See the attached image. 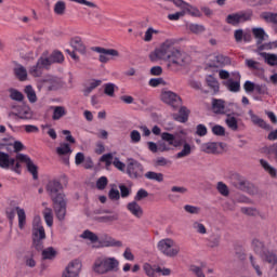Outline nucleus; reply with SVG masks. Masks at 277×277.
<instances>
[{
	"instance_id": "obj_18",
	"label": "nucleus",
	"mask_w": 277,
	"mask_h": 277,
	"mask_svg": "<svg viewBox=\"0 0 277 277\" xmlns=\"http://www.w3.org/2000/svg\"><path fill=\"white\" fill-rule=\"evenodd\" d=\"M127 209L131 214L134 215V217H137L138 220L144 215V209H142V206H140L137 201L129 202L127 205Z\"/></svg>"
},
{
	"instance_id": "obj_39",
	"label": "nucleus",
	"mask_w": 277,
	"mask_h": 277,
	"mask_svg": "<svg viewBox=\"0 0 277 277\" xmlns=\"http://www.w3.org/2000/svg\"><path fill=\"white\" fill-rule=\"evenodd\" d=\"M145 177H147L149 181H157V183H163V173L148 171L147 173H145Z\"/></svg>"
},
{
	"instance_id": "obj_57",
	"label": "nucleus",
	"mask_w": 277,
	"mask_h": 277,
	"mask_svg": "<svg viewBox=\"0 0 277 277\" xmlns=\"http://www.w3.org/2000/svg\"><path fill=\"white\" fill-rule=\"evenodd\" d=\"M212 133L214 135L224 136V135H226V129H224V127H222V126L216 124V126L212 127Z\"/></svg>"
},
{
	"instance_id": "obj_63",
	"label": "nucleus",
	"mask_w": 277,
	"mask_h": 277,
	"mask_svg": "<svg viewBox=\"0 0 277 277\" xmlns=\"http://www.w3.org/2000/svg\"><path fill=\"white\" fill-rule=\"evenodd\" d=\"M108 197L110 200H120V190L111 188L108 193Z\"/></svg>"
},
{
	"instance_id": "obj_60",
	"label": "nucleus",
	"mask_w": 277,
	"mask_h": 277,
	"mask_svg": "<svg viewBox=\"0 0 277 277\" xmlns=\"http://www.w3.org/2000/svg\"><path fill=\"white\" fill-rule=\"evenodd\" d=\"M189 271L195 274L197 277H206L205 273L202 272V268L200 266L190 265Z\"/></svg>"
},
{
	"instance_id": "obj_28",
	"label": "nucleus",
	"mask_w": 277,
	"mask_h": 277,
	"mask_svg": "<svg viewBox=\"0 0 277 277\" xmlns=\"http://www.w3.org/2000/svg\"><path fill=\"white\" fill-rule=\"evenodd\" d=\"M104 263L106 264L107 272H117L118 265H120V262L116 258H106L104 259Z\"/></svg>"
},
{
	"instance_id": "obj_32",
	"label": "nucleus",
	"mask_w": 277,
	"mask_h": 277,
	"mask_svg": "<svg viewBox=\"0 0 277 277\" xmlns=\"http://www.w3.org/2000/svg\"><path fill=\"white\" fill-rule=\"evenodd\" d=\"M47 238V234L44 233V227L37 226V228H34L32 230V239L34 241H42V239Z\"/></svg>"
},
{
	"instance_id": "obj_8",
	"label": "nucleus",
	"mask_w": 277,
	"mask_h": 277,
	"mask_svg": "<svg viewBox=\"0 0 277 277\" xmlns=\"http://www.w3.org/2000/svg\"><path fill=\"white\" fill-rule=\"evenodd\" d=\"M92 51H94L95 53H100V62L102 64H107V62H109L108 55H110V57L120 56V52H118V50H115V49H105L102 47H94L92 48Z\"/></svg>"
},
{
	"instance_id": "obj_30",
	"label": "nucleus",
	"mask_w": 277,
	"mask_h": 277,
	"mask_svg": "<svg viewBox=\"0 0 277 277\" xmlns=\"http://www.w3.org/2000/svg\"><path fill=\"white\" fill-rule=\"evenodd\" d=\"M14 75L19 81H27V69L23 65L14 68Z\"/></svg>"
},
{
	"instance_id": "obj_49",
	"label": "nucleus",
	"mask_w": 277,
	"mask_h": 277,
	"mask_svg": "<svg viewBox=\"0 0 277 277\" xmlns=\"http://www.w3.org/2000/svg\"><path fill=\"white\" fill-rule=\"evenodd\" d=\"M260 163H261V166H262V168L266 171V172H268V174L271 175V176H276V169H274L272 166H269V163L267 162V161H265L264 159H261L260 160Z\"/></svg>"
},
{
	"instance_id": "obj_7",
	"label": "nucleus",
	"mask_w": 277,
	"mask_h": 277,
	"mask_svg": "<svg viewBox=\"0 0 277 277\" xmlns=\"http://www.w3.org/2000/svg\"><path fill=\"white\" fill-rule=\"evenodd\" d=\"M16 161H21V163H26L27 170L32 175L34 181H38V166L34 163L29 156L25 154H17Z\"/></svg>"
},
{
	"instance_id": "obj_47",
	"label": "nucleus",
	"mask_w": 277,
	"mask_h": 277,
	"mask_svg": "<svg viewBox=\"0 0 277 277\" xmlns=\"http://www.w3.org/2000/svg\"><path fill=\"white\" fill-rule=\"evenodd\" d=\"M102 81L101 80H93L90 85L84 89L83 94L84 96H90V94L92 93L93 90H96V88H98V85H101Z\"/></svg>"
},
{
	"instance_id": "obj_11",
	"label": "nucleus",
	"mask_w": 277,
	"mask_h": 277,
	"mask_svg": "<svg viewBox=\"0 0 277 277\" xmlns=\"http://www.w3.org/2000/svg\"><path fill=\"white\" fill-rule=\"evenodd\" d=\"M252 18L251 14L248 13H234L229 14L226 17L227 25H233V27H237L240 23H246V21H250Z\"/></svg>"
},
{
	"instance_id": "obj_36",
	"label": "nucleus",
	"mask_w": 277,
	"mask_h": 277,
	"mask_svg": "<svg viewBox=\"0 0 277 277\" xmlns=\"http://www.w3.org/2000/svg\"><path fill=\"white\" fill-rule=\"evenodd\" d=\"M64 83H62V79L60 78H51L48 80V90L53 91V90H60Z\"/></svg>"
},
{
	"instance_id": "obj_44",
	"label": "nucleus",
	"mask_w": 277,
	"mask_h": 277,
	"mask_svg": "<svg viewBox=\"0 0 277 277\" xmlns=\"http://www.w3.org/2000/svg\"><path fill=\"white\" fill-rule=\"evenodd\" d=\"M192 155V145L189 143H185L183 145V149L176 154L177 159H183L184 157H189Z\"/></svg>"
},
{
	"instance_id": "obj_23",
	"label": "nucleus",
	"mask_w": 277,
	"mask_h": 277,
	"mask_svg": "<svg viewBox=\"0 0 277 277\" xmlns=\"http://www.w3.org/2000/svg\"><path fill=\"white\" fill-rule=\"evenodd\" d=\"M249 116L253 122V124H256L261 129H265V131H272V127L265 122V120L261 119L259 116L254 115L252 110H249Z\"/></svg>"
},
{
	"instance_id": "obj_22",
	"label": "nucleus",
	"mask_w": 277,
	"mask_h": 277,
	"mask_svg": "<svg viewBox=\"0 0 277 277\" xmlns=\"http://www.w3.org/2000/svg\"><path fill=\"white\" fill-rule=\"evenodd\" d=\"M44 57L48 62V67L52 64H62L64 62V54L60 51H54L49 57L44 54Z\"/></svg>"
},
{
	"instance_id": "obj_4",
	"label": "nucleus",
	"mask_w": 277,
	"mask_h": 277,
	"mask_svg": "<svg viewBox=\"0 0 277 277\" xmlns=\"http://www.w3.org/2000/svg\"><path fill=\"white\" fill-rule=\"evenodd\" d=\"M252 34L256 40L258 51H269V49H276L277 43H264L263 41L265 38H267V35L265 34V30L263 28H252Z\"/></svg>"
},
{
	"instance_id": "obj_62",
	"label": "nucleus",
	"mask_w": 277,
	"mask_h": 277,
	"mask_svg": "<svg viewBox=\"0 0 277 277\" xmlns=\"http://www.w3.org/2000/svg\"><path fill=\"white\" fill-rule=\"evenodd\" d=\"M107 183H109V181L106 176L100 177L96 182L97 189H105V187H107Z\"/></svg>"
},
{
	"instance_id": "obj_40",
	"label": "nucleus",
	"mask_w": 277,
	"mask_h": 277,
	"mask_svg": "<svg viewBox=\"0 0 277 277\" xmlns=\"http://www.w3.org/2000/svg\"><path fill=\"white\" fill-rule=\"evenodd\" d=\"M216 190L219 194H221V196H224L225 198L230 196V189H228V186L224 182H217Z\"/></svg>"
},
{
	"instance_id": "obj_16",
	"label": "nucleus",
	"mask_w": 277,
	"mask_h": 277,
	"mask_svg": "<svg viewBox=\"0 0 277 277\" xmlns=\"http://www.w3.org/2000/svg\"><path fill=\"white\" fill-rule=\"evenodd\" d=\"M14 163H16V159L11 158L10 154L0 151V168L3 170H10Z\"/></svg>"
},
{
	"instance_id": "obj_38",
	"label": "nucleus",
	"mask_w": 277,
	"mask_h": 277,
	"mask_svg": "<svg viewBox=\"0 0 277 277\" xmlns=\"http://www.w3.org/2000/svg\"><path fill=\"white\" fill-rule=\"evenodd\" d=\"M54 13L57 16H64L66 14V2L60 0L54 4Z\"/></svg>"
},
{
	"instance_id": "obj_21",
	"label": "nucleus",
	"mask_w": 277,
	"mask_h": 277,
	"mask_svg": "<svg viewBox=\"0 0 277 277\" xmlns=\"http://www.w3.org/2000/svg\"><path fill=\"white\" fill-rule=\"evenodd\" d=\"M57 155L60 157H65L64 158V163H68V155L72 153V149H70V145L68 143H62L57 148H56Z\"/></svg>"
},
{
	"instance_id": "obj_34",
	"label": "nucleus",
	"mask_w": 277,
	"mask_h": 277,
	"mask_svg": "<svg viewBox=\"0 0 277 277\" xmlns=\"http://www.w3.org/2000/svg\"><path fill=\"white\" fill-rule=\"evenodd\" d=\"M81 239H88L91 243H97L98 235L94 234L93 232L85 229L81 235Z\"/></svg>"
},
{
	"instance_id": "obj_43",
	"label": "nucleus",
	"mask_w": 277,
	"mask_h": 277,
	"mask_svg": "<svg viewBox=\"0 0 277 277\" xmlns=\"http://www.w3.org/2000/svg\"><path fill=\"white\" fill-rule=\"evenodd\" d=\"M9 92L12 101H17L18 103H23V101H25V95H23L21 91L16 89H9Z\"/></svg>"
},
{
	"instance_id": "obj_46",
	"label": "nucleus",
	"mask_w": 277,
	"mask_h": 277,
	"mask_svg": "<svg viewBox=\"0 0 277 277\" xmlns=\"http://www.w3.org/2000/svg\"><path fill=\"white\" fill-rule=\"evenodd\" d=\"M143 269H144L146 276H148V277H157V266L153 267V265H150L148 263H145L143 265Z\"/></svg>"
},
{
	"instance_id": "obj_64",
	"label": "nucleus",
	"mask_w": 277,
	"mask_h": 277,
	"mask_svg": "<svg viewBox=\"0 0 277 277\" xmlns=\"http://www.w3.org/2000/svg\"><path fill=\"white\" fill-rule=\"evenodd\" d=\"M241 213L251 216L259 215V211L254 208H241Z\"/></svg>"
},
{
	"instance_id": "obj_48",
	"label": "nucleus",
	"mask_w": 277,
	"mask_h": 277,
	"mask_svg": "<svg viewBox=\"0 0 277 277\" xmlns=\"http://www.w3.org/2000/svg\"><path fill=\"white\" fill-rule=\"evenodd\" d=\"M97 240V243H118V241H116L114 238H111V236L107 235V234H101Z\"/></svg>"
},
{
	"instance_id": "obj_5",
	"label": "nucleus",
	"mask_w": 277,
	"mask_h": 277,
	"mask_svg": "<svg viewBox=\"0 0 277 277\" xmlns=\"http://www.w3.org/2000/svg\"><path fill=\"white\" fill-rule=\"evenodd\" d=\"M161 101L162 103H166L167 105H170L171 107H173V109H179V107L183 105V100H181V96H179V94L172 91L162 92Z\"/></svg>"
},
{
	"instance_id": "obj_9",
	"label": "nucleus",
	"mask_w": 277,
	"mask_h": 277,
	"mask_svg": "<svg viewBox=\"0 0 277 277\" xmlns=\"http://www.w3.org/2000/svg\"><path fill=\"white\" fill-rule=\"evenodd\" d=\"M254 251L256 254L262 256V259H265L267 263H271L272 265H276L277 258L276 254H274L272 251L267 250L263 243L255 245Z\"/></svg>"
},
{
	"instance_id": "obj_24",
	"label": "nucleus",
	"mask_w": 277,
	"mask_h": 277,
	"mask_svg": "<svg viewBox=\"0 0 277 277\" xmlns=\"http://www.w3.org/2000/svg\"><path fill=\"white\" fill-rule=\"evenodd\" d=\"M236 79H238V81H233V79H229L224 83L229 92H239V90H241V84L239 83L241 76L236 74Z\"/></svg>"
},
{
	"instance_id": "obj_45",
	"label": "nucleus",
	"mask_w": 277,
	"mask_h": 277,
	"mask_svg": "<svg viewBox=\"0 0 277 277\" xmlns=\"http://www.w3.org/2000/svg\"><path fill=\"white\" fill-rule=\"evenodd\" d=\"M43 217L45 220V223L48 224V226H53V209L51 208H45L43 210Z\"/></svg>"
},
{
	"instance_id": "obj_52",
	"label": "nucleus",
	"mask_w": 277,
	"mask_h": 277,
	"mask_svg": "<svg viewBox=\"0 0 277 277\" xmlns=\"http://www.w3.org/2000/svg\"><path fill=\"white\" fill-rule=\"evenodd\" d=\"M153 34H159V30H155L153 27H149L145 31V36L143 38L144 42H150L153 40Z\"/></svg>"
},
{
	"instance_id": "obj_6",
	"label": "nucleus",
	"mask_w": 277,
	"mask_h": 277,
	"mask_svg": "<svg viewBox=\"0 0 277 277\" xmlns=\"http://www.w3.org/2000/svg\"><path fill=\"white\" fill-rule=\"evenodd\" d=\"M49 61L44 56V53L38 58L36 65L29 67L28 72L31 77H42V71L49 70Z\"/></svg>"
},
{
	"instance_id": "obj_14",
	"label": "nucleus",
	"mask_w": 277,
	"mask_h": 277,
	"mask_svg": "<svg viewBox=\"0 0 277 277\" xmlns=\"http://www.w3.org/2000/svg\"><path fill=\"white\" fill-rule=\"evenodd\" d=\"M161 140L162 142H166L169 146H173L174 148H179V146H183V138L174 134H170L168 132H163L161 134Z\"/></svg>"
},
{
	"instance_id": "obj_29",
	"label": "nucleus",
	"mask_w": 277,
	"mask_h": 277,
	"mask_svg": "<svg viewBox=\"0 0 277 277\" xmlns=\"http://www.w3.org/2000/svg\"><path fill=\"white\" fill-rule=\"evenodd\" d=\"M67 114H68V111L66 110V107H64V106H54L53 107L52 119L53 120H61V118H64V116H66Z\"/></svg>"
},
{
	"instance_id": "obj_20",
	"label": "nucleus",
	"mask_w": 277,
	"mask_h": 277,
	"mask_svg": "<svg viewBox=\"0 0 277 277\" xmlns=\"http://www.w3.org/2000/svg\"><path fill=\"white\" fill-rule=\"evenodd\" d=\"M70 47L74 48V51H78L81 55H85L87 48L81 37H74L70 40Z\"/></svg>"
},
{
	"instance_id": "obj_10",
	"label": "nucleus",
	"mask_w": 277,
	"mask_h": 277,
	"mask_svg": "<svg viewBox=\"0 0 277 277\" xmlns=\"http://www.w3.org/2000/svg\"><path fill=\"white\" fill-rule=\"evenodd\" d=\"M81 267V261L72 260L63 272L62 277H79Z\"/></svg>"
},
{
	"instance_id": "obj_51",
	"label": "nucleus",
	"mask_w": 277,
	"mask_h": 277,
	"mask_svg": "<svg viewBox=\"0 0 277 277\" xmlns=\"http://www.w3.org/2000/svg\"><path fill=\"white\" fill-rule=\"evenodd\" d=\"M144 198H148V192H146V189H144V188H141L136 193V195L134 197V201L140 202V201L144 200Z\"/></svg>"
},
{
	"instance_id": "obj_50",
	"label": "nucleus",
	"mask_w": 277,
	"mask_h": 277,
	"mask_svg": "<svg viewBox=\"0 0 277 277\" xmlns=\"http://www.w3.org/2000/svg\"><path fill=\"white\" fill-rule=\"evenodd\" d=\"M115 92H116V84L106 83L104 85V94H106L107 96H114Z\"/></svg>"
},
{
	"instance_id": "obj_3",
	"label": "nucleus",
	"mask_w": 277,
	"mask_h": 277,
	"mask_svg": "<svg viewBox=\"0 0 277 277\" xmlns=\"http://www.w3.org/2000/svg\"><path fill=\"white\" fill-rule=\"evenodd\" d=\"M126 174L131 179H142L144 176V166L140 161L130 158L126 167Z\"/></svg>"
},
{
	"instance_id": "obj_26",
	"label": "nucleus",
	"mask_w": 277,
	"mask_h": 277,
	"mask_svg": "<svg viewBox=\"0 0 277 277\" xmlns=\"http://www.w3.org/2000/svg\"><path fill=\"white\" fill-rule=\"evenodd\" d=\"M212 109L214 114H226V105L224 100H212Z\"/></svg>"
},
{
	"instance_id": "obj_59",
	"label": "nucleus",
	"mask_w": 277,
	"mask_h": 277,
	"mask_svg": "<svg viewBox=\"0 0 277 277\" xmlns=\"http://www.w3.org/2000/svg\"><path fill=\"white\" fill-rule=\"evenodd\" d=\"M250 5L259 6V5H267L272 3V0H246Z\"/></svg>"
},
{
	"instance_id": "obj_2",
	"label": "nucleus",
	"mask_w": 277,
	"mask_h": 277,
	"mask_svg": "<svg viewBox=\"0 0 277 277\" xmlns=\"http://www.w3.org/2000/svg\"><path fill=\"white\" fill-rule=\"evenodd\" d=\"M45 189L53 202V209L57 220L64 222L66 219V195L62 193V183L57 180H51L47 184Z\"/></svg>"
},
{
	"instance_id": "obj_61",
	"label": "nucleus",
	"mask_w": 277,
	"mask_h": 277,
	"mask_svg": "<svg viewBox=\"0 0 277 277\" xmlns=\"http://www.w3.org/2000/svg\"><path fill=\"white\" fill-rule=\"evenodd\" d=\"M189 29L193 34H202V31H205V26L199 24H190Z\"/></svg>"
},
{
	"instance_id": "obj_41",
	"label": "nucleus",
	"mask_w": 277,
	"mask_h": 277,
	"mask_svg": "<svg viewBox=\"0 0 277 277\" xmlns=\"http://www.w3.org/2000/svg\"><path fill=\"white\" fill-rule=\"evenodd\" d=\"M225 122H226L228 129H230L232 131H237V129H239V124L237 123V118H235L230 114H227V118H226Z\"/></svg>"
},
{
	"instance_id": "obj_35",
	"label": "nucleus",
	"mask_w": 277,
	"mask_h": 277,
	"mask_svg": "<svg viewBox=\"0 0 277 277\" xmlns=\"http://www.w3.org/2000/svg\"><path fill=\"white\" fill-rule=\"evenodd\" d=\"M55 256H57V251H55V249L53 247H49L42 251V259L44 261H47V260L53 261V259H55Z\"/></svg>"
},
{
	"instance_id": "obj_55",
	"label": "nucleus",
	"mask_w": 277,
	"mask_h": 277,
	"mask_svg": "<svg viewBox=\"0 0 277 277\" xmlns=\"http://www.w3.org/2000/svg\"><path fill=\"white\" fill-rule=\"evenodd\" d=\"M113 166H115V168H117V170H119L120 172H127V164H124V162L120 161L119 158L114 159Z\"/></svg>"
},
{
	"instance_id": "obj_31",
	"label": "nucleus",
	"mask_w": 277,
	"mask_h": 277,
	"mask_svg": "<svg viewBox=\"0 0 277 277\" xmlns=\"http://www.w3.org/2000/svg\"><path fill=\"white\" fill-rule=\"evenodd\" d=\"M94 272L96 274H107V266L105 264V259H97L94 263Z\"/></svg>"
},
{
	"instance_id": "obj_33",
	"label": "nucleus",
	"mask_w": 277,
	"mask_h": 277,
	"mask_svg": "<svg viewBox=\"0 0 277 277\" xmlns=\"http://www.w3.org/2000/svg\"><path fill=\"white\" fill-rule=\"evenodd\" d=\"M206 81L207 85L211 88L214 94H217L220 92V82H217V79H215L213 76H208Z\"/></svg>"
},
{
	"instance_id": "obj_58",
	"label": "nucleus",
	"mask_w": 277,
	"mask_h": 277,
	"mask_svg": "<svg viewBox=\"0 0 277 277\" xmlns=\"http://www.w3.org/2000/svg\"><path fill=\"white\" fill-rule=\"evenodd\" d=\"M114 160V155L113 154H105L101 157L100 161L106 164V167L111 166V162Z\"/></svg>"
},
{
	"instance_id": "obj_42",
	"label": "nucleus",
	"mask_w": 277,
	"mask_h": 277,
	"mask_svg": "<svg viewBox=\"0 0 277 277\" xmlns=\"http://www.w3.org/2000/svg\"><path fill=\"white\" fill-rule=\"evenodd\" d=\"M25 94L27 95V98L30 103H36L38 101V97L36 96V91L34 90V87L26 85L24 89Z\"/></svg>"
},
{
	"instance_id": "obj_12",
	"label": "nucleus",
	"mask_w": 277,
	"mask_h": 277,
	"mask_svg": "<svg viewBox=\"0 0 277 277\" xmlns=\"http://www.w3.org/2000/svg\"><path fill=\"white\" fill-rule=\"evenodd\" d=\"M225 146L226 144L224 143H205L201 144L200 150L208 155H220Z\"/></svg>"
},
{
	"instance_id": "obj_15",
	"label": "nucleus",
	"mask_w": 277,
	"mask_h": 277,
	"mask_svg": "<svg viewBox=\"0 0 277 277\" xmlns=\"http://www.w3.org/2000/svg\"><path fill=\"white\" fill-rule=\"evenodd\" d=\"M232 185L241 192H250V189L254 187L250 182L246 181L239 175H235V180H233Z\"/></svg>"
},
{
	"instance_id": "obj_56",
	"label": "nucleus",
	"mask_w": 277,
	"mask_h": 277,
	"mask_svg": "<svg viewBox=\"0 0 277 277\" xmlns=\"http://www.w3.org/2000/svg\"><path fill=\"white\" fill-rule=\"evenodd\" d=\"M262 18L267 23H277V14L276 13H263Z\"/></svg>"
},
{
	"instance_id": "obj_54",
	"label": "nucleus",
	"mask_w": 277,
	"mask_h": 277,
	"mask_svg": "<svg viewBox=\"0 0 277 277\" xmlns=\"http://www.w3.org/2000/svg\"><path fill=\"white\" fill-rule=\"evenodd\" d=\"M130 140L133 144H138V142L142 141V134L140 133V131L137 130H133L131 133H130Z\"/></svg>"
},
{
	"instance_id": "obj_17",
	"label": "nucleus",
	"mask_w": 277,
	"mask_h": 277,
	"mask_svg": "<svg viewBox=\"0 0 277 277\" xmlns=\"http://www.w3.org/2000/svg\"><path fill=\"white\" fill-rule=\"evenodd\" d=\"M12 116H17L21 120H31L34 118V111L29 106H22L17 113H12Z\"/></svg>"
},
{
	"instance_id": "obj_13",
	"label": "nucleus",
	"mask_w": 277,
	"mask_h": 277,
	"mask_svg": "<svg viewBox=\"0 0 277 277\" xmlns=\"http://www.w3.org/2000/svg\"><path fill=\"white\" fill-rule=\"evenodd\" d=\"M158 250H160L162 254H166V256H176V254L181 252L179 246L174 243H159Z\"/></svg>"
},
{
	"instance_id": "obj_27",
	"label": "nucleus",
	"mask_w": 277,
	"mask_h": 277,
	"mask_svg": "<svg viewBox=\"0 0 277 277\" xmlns=\"http://www.w3.org/2000/svg\"><path fill=\"white\" fill-rule=\"evenodd\" d=\"M174 120H177V122H187L189 120V109L187 107L182 106L180 108V115H173Z\"/></svg>"
},
{
	"instance_id": "obj_37",
	"label": "nucleus",
	"mask_w": 277,
	"mask_h": 277,
	"mask_svg": "<svg viewBox=\"0 0 277 277\" xmlns=\"http://www.w3.org/2000/svg\"><path fill=\"white\" fill-rule=\"evenodd\" d=\"M261 57L265 60V62L269 66H276L277 64V55L276 54H268L266 52H260Z\"/></svg>"
},
{
	"instance_id": "obj_53",
	"label": "nucleus",
	"mask_w": 277,
	"mask_h": 277,
	"mask_svg": "<svg viewBox=\"0 0 277 277\" xmlns=\"http://www.w3.org/2000/svg\"><path fill=\"white\" fill-rule=\"evenodd\" d=\"M184 211H186V213H190V215H198V213H200V208L196 206L186 205L184 206Z\"/></svg>"
},
{
	"instance_id": "obj_19",
	"label": "nucleus",
	"mask_w": 277,
	"mask_h": 277,
	"mask_svg": "<svg viewBox=\"0 0 277 277\" xmlns=\"http://www.w3.org/2000/svg\"><path fill=\"white\" fill-rule=\"evenodd\" d=\"M228 64H230V58L220 54L215 56L213 63L209 66L210 68H224V66H228Z\"/></svg>"
},
{
	"instance_id": "obj_1",
	"label": "nucleus",
	"mask_w": 277,
	"mask_h": 277,
	"mask_svg": "<svg viewBox=\"0 0 277 277\" xmlns=\"http://www.w3.org/2000/svg\"><path fill=\"white\" fill-rule=\"evenodd\" d=\"M174 44H176L174 39L166 40L160 48L149 54L150 62H159V60L168 62L167 66L170 70H176L180 66H185L187 57Z\"/></svg>"
},
{
	"instance_id": "obj_25",
	"label": "nucleus",
	"mask_w": 277,
	"mask_h": 277,
	"mask_svg": "<svg viewBox=\"0 0 277 277\" xmlns=\"http://www.w3.org/2000/svg\"><path fill=\"white\" fill-rule=\"evenodd\" d=\"M15 211L17 213L18 217V228L23 230L25 226L27 225V214L25 213V209L21 207H16Z\"/></svg>"
}]
</instances>
